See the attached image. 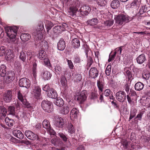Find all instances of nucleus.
<instances>
[{"label": "nucleus", "instance_id": "nucleus-63", "mask_svg": "<svg viewBox=\"0 0 150 150\" xmlns=\"http://www.w3.org/2000/svg\"><path fill=\"white\" fill-rule=\"evenodd\" d=\"M26 54L28 56H29V59H31L33 57V54L32 52L30 51H28L26 52Z\"/></svg>", "mask_w": 150, "mask_h": 150}, {"label": "nucleus", "instance_id": "nucleus-35", "mask_svg": "<svg viewBox=\"0 0 150 150\" xmlns=\"http://www.w3.org/2000/svg\"><path fill=\"white\" fill-rule=\"evenodd\" d=\"M144 87V84L143 83L139 82L136 83L135 85L134 88L135 90L139 91L142 90Z\"/></svg>", "mask_w": 150, "mask_h": 150}, {"label": "nucleus", "instance_id": "nucleus-3", "mask_svg": "<svg viewBox=\"0 0 150 150\" xmlns=\"http://www.w3.org/2000/svg\"><path fill=\"white\" fill-rule=\"evenodd\" d=\"M4 28L7 36L13 43H16L17 40L16 38L18 31V28L16 26L10 27L6 26Z\"/></svg>", "mask_w": 150, "mask_h": 150}, {"label": "nucleus", "instance_id": "nucleus-53", "mask_svg": "<svg viewBox=\"0 0 150 150\" xmlns=\"http://www.w3.org/2000/svg\"><path fill=\"white\" fill-rule=\"evenodd\" d=\"M111 66L110 65H108L105 71V74L107 76H109L111 72Z\"/></svg>", "mask_w": 150, "mask_h": 150}, {"label": "nucleus", "instance_id": "nucleus-49", "mask_svg": "<svg viewBox=\"0 0 150 150\" xmlns=\"http://www.w3.org/2000/svg\"><path fill=\"white\" fill-rule=\"evenodd\" d=\"M47 33L46 35L47 36H48L51 37H53L55 35V34L54 33L53 30L51 29H46Z\"/></svg>", "mask_w": 150, "mask_h": 150}, {"label": "nucleus", "instance_id": "nucleus-19", "mask_svg": "<svg viewBox=\"0 0 150 150\" xmlns=\"http://www.w3.org/2000/svg\"><path fill=\"white\" fill-rule=\"evenodd\" d=\"M14 55L13 53V51L11 50H8L6 53L5 58L6 60L11 62L14 58Z\"/></svg>", "mask_w": 150, "mask_h": 150}, {"label": "nucleus", "instance_id": "nucleus-30", "mask_svg": "<svg viewBox=\"0 0 150 150\" xmlns=\"http://www.w3.org/2000/svg\"><path fill=\"white\" fill-rule=\"evenodd\" d=\"M110 6L112 8L116 9L120 6V2L118 0H113L111 2Z\"/></svg>", "mask_w": 150, "mask_h": 150}, {"label": "nucleus", "instance_id": "nucleus-55", "mask_svg": "<svg viewBox=\"0 0 150 150\" xmlns=\"http://www.w3.org/2000/svg\"><path fill=\"white\" fill-rule=\"evenodd\" d=\"M146 9L144 6H142L139 9V13L140 15L143 14L144 13L146 12Z\"/></svg>", "mask_w": 150, "mask_h": 150}, {"label": "nucleus", "instance_id": "nucleus-9", "mask_svg": "<svg viewBox=\"0 0 150 150\" xmlns=\"http://www.w3.org/2000/svg\"><path fill=\"white\" fill-rule=\"evenodd\" d=\"M25 134L29 139L30 140H39L38 135L31 131L27 130L25 131Z\"/></svg>", "mask_w": 150, "mask_h": 150}, {"label": "nucleus", "instance_id": "nucleus-34", "mask_svg": "<svg viewBox=\"0 0 150 150\" xmlns=\"http://www.w3.org/2000/svg\"><path fill=\"white\" fill-rule=\"evenodd\" d=\"M97 85L99 89V92H102L104 88V84L101 81L98 80L97 81Z\"/></svg>", "mask_w": 150, "mask_h": 150}, {"label": "nucleus", "instance_id": "nucleus-15", "mask_svg": "<svg viewBox=\"0 0 150 150\" xmlns=\"http://www.w3.org/2000/svg\"><path fill=\"white\" fill-rule=\"evenodd\" d=\"M12 92L11 91H8L4 94L3 99L6 103L10 102L12 99Z\"/></svg>", "mask_w": 150, "mask_h": 150}, {"label": "nucleus", "instance_id": "nucleus-51", "mask_svg": "<svg viewBox=\"0 0 150 150\" xmlns=\"http://www.w3.org/2000/svg\"><path fill=\"white\" fill-rule=\"evenodd\" d=\"M72 76L74 77V80L76 81H80L82 79L81 76L80 74H76L74 75L73 74Z\"/></svg>", "mask_w": 150, "mask_h": 150}, {"label": "nucleus", "instance_id": "nucleus-32", "mask_svg": "<svg viewBox=\"0 0 150 150\" xmlns=\"http://www.w3.org/2000/svg\"><path fill=\"white\" fill-rule=\"evenodd\" d=\"M7 113V110L3 106L0 107V117L3 118L5 117Z\"/></svg>", "mask_w": 150, "mask_h": 150}, {"label": "nucleus", "instance_id": "nucleus-10", "mask_svg": "<svg viewBox=\"0 0 150 150\" xmlns=\"http://www.w3.org/2000/svg\"><path fill=\"white\" fill-rule=\"evenodd\" d=\"M14 76V74L13 71H8L5 76L6 77L4 79V82L6 83H9L13 79Z\"/></svg>", "mask_w": 150, "mask_h": 150}, {"label": "nucleus", "instance_id": "nucleus-7", "mask_svg": "<svg viewBox=\"0 0 150 150\" xmlns=\"http://www.w3.org/2000/svg\"><path fill=\"white\" fill-rule=\"evenodd\" d=\"M17 97L18 99L22 102L25 107L27 108H30L31 107L30 104L27 101L25 98V95H22L20 91H19L18 92Z\"/></svg>", "mask_w": 150, "mask_h": 150}, {"label": "nucleus", "instance_id": "nucleus-12", "mask_svg": "<svg viewBox=\"0 0 150 150\" xmlns=\"http://www.w3.org/2000/svg\"><path fill=\"white\" fill-rule=\"evenodd\" d=\"M64 124V120L61 117H58L56 118L54 122V125L55 127H62Z\"/></svg>", "mask_w": 150, "mask_h": 150}, {"label": "nucleus", "instance_id": "nucleus-6", "mask_svg": "<svg viewBox=\"0 0 150 150\" xmlns=\"http://www.w3.org/2000/svg\"><path fill=\"white\" fill-rule=\"evenodd\" d=\"M43 127L46 129L47 132L51 135H54L56 134L55 131L51 127L50 123L47 120H44L42 123Z\"/></svg>", "mask_w": 150, "mask_h": 150}, {"label": "nucleus", "instance_id": "nucleus-50", "mask_svg": "<svg viewBox=\"0 0 150 150\" xmlns=\"http://www.w3.org/2000/svg\"><path fill=\"white\" fill-rule=\"evenodd\" d=\"M98 4L100 7H103L105 4L106 1L105 0H96Z\"/></svg>", "mask_w": 150, "mask_h": 150}, {"label": "nucleus", "instance_id": "nucleus-13", "mask_svg": "<svg viewBox=\"0 0 150 150\" xmlns=\"http://www.w3.org/2000/svg\"><path fill=\"white\" fill-rule=\"evenodd\" d=\"M41 89L39 86H36L34 88L32 93L34 97L37 99H40L41 96Z\"/></svg>", "mask_w": 150, "mask_h": 150}, {"label": "nucleus", "instance_id": "nucleus-20", "mask_svg": "<svg viewBox=\"0 0 150 150\" xmlns=\"http://www.w3.org/2000/svg\"><path fill=\"white\" fill-rule=\"evenodd\" d=\"M65 30V28L63 26L61 25L56 26L53 28V31L55 34H57Z\"/></svg>", "mask_w": 150, "mask_h": 150}, {"label": "nucleus", "instance_id": "nucleus-2", "mask_svg": "<svg viewBox=\"0 0 150 150\" xmlns=\"http://www.w3.org/2000/svg\"><path fill=\"white\" fill-rule=\"evenodd\" d=\"M44 29L43 23L40 22L37 29L33 32V35L34 36L35 39L37 42V43L39 44L40 48L43 50H47L48 48V42L45 40H42L44 38L42 31Z\"/></svg>", "mask_w": 150, "mask_h": 150}, {"label": "nucleus", "instance_id": "nucleus-16", "mask_svg": "<svg viewBox=\"0 0 150 150\" xmlns=\"http://www.w3.org/2000/svg\"><path fill=\"white\" fill-rule=\"evenodd\" d=\"M98 74V72L97 69L95 67L91 68L89 73V75L91 78H96Z\"/></svg>", "mask_w": 150, "mask_h": 150}, {"label": "nucleus", "instance_id": "nucleus-45", "mask_svg": "<svg viewBox=\"0 0 150 150\" xmlns=\"http://www.w3.org/2000/svg\"><path fill=\"white\" fill-rule=\"evenodd\" d=\"M121 143L124 149L128 148V142L125 139H122L121 141Z\"/></svg>", "mask_w": 150, "mask_h": 150}, {"label": "nucleus", "instance_id": "nucleus-14", "mask_svg": "<svg viewBox=\"0 0 150 150\" xmlns=\"http://www.w3.org/2000/svg\"><path fill=\"white\" fill-rule=\"evenodd\" d=\"M86 91H82L76 97V99L79 102L81 103L84 101L86 99Z\"/></svg>", "mask_w": 150, "mask_h": 150}, {"label": "nucleus", "instance_id": "nucleus-11", "mask_svg": "<svg viewBox=\"0 0 150 150\" xmlns=\"http://www.w3.org/2000/svg\"><path fill=\"white\" fill-rule=\"evenodd\" d=\"M116 99L119 101H123L126 99V94L123 91H120L116 94Z\"/></svg>", "mask_w": 150, "mask_h": 150}, {"label": "nucleus", "instance_id": "nucleus-21", "mask_svg": "<svg viewBox=\"0 0 150 150\" xmlns=\"http://www.w3.org/2000/svg\"><path fill=\"white\" fill-rule=\"evenodd\" d=\"M65 47V42L63 39H61L57 43V48L60 51L63 50Z\"/></svg>", "mask_w": 150, "mask_h": 150}, {"label": "nucleus", "instance_id": "nucleus-1", "mask_svg": "<svg viewBox=\"0 0 150 150\" xmlns=\"http://www.w3.org/2000/svg\"><path fill=\"white\" fill-rule=\"evenodd\" d=\"M90 7L87 5H81L78 0L74 1L73 4L70 6L68 11V15L74 17L78 14L80 17L85 16L88 15L91 11Z\"/></svg>", "mask_w": 150, "mask_h": 150}, {"label": "nucleus", "instance_id": "nucleus-46", "mask_svg": "<svg viewBox=\"0 0 150 150\" xmlns=\"http://www.w3.org/2000/svg\"><path fill=\"white\" fill-rule=\"evenodd\" d=\"M124 73L125 75H127L128 78H131L132 76L131 73L128 68H125L124 69Z\"/></svg>", "mask_w": 150, "mask_h": 150}, {"label": "nucleus", "instance_id": "nucleus-36", "mask_svg": "<svg viewBox=\"0 0 150 150\" xmlns=\"http://www.w3.org/2000/svg\"><path fill=\"white\" fill-rule=\"evenodd\" d=\"M30 35L28 33H23L20 36V38L23 41H26L28 40L30 38Z\"/></svg>", "mask_w": 150, "mask_h": 150}, {"label": "nucleus", "instance_id": "nucleus-47", "mask_svg": "<svg viewBox=\"0 0 150 150\" xmlns=\"http://www.w3.org/2000/svg\"><path fill=\"white\" fill-rule=\"evenodd\" d=\"M122 47L117 48L115 50L114 53L117 55L118 57H120L122 51Z\"/></svg>", "mask_w": 150, "mask_h": 150}, {"label": "nucleus", "instance_id": "nucleus-24", "mask_svg": "<svg viewBox=\"0 0 150 150\" xmlns=\"http://www.w3.org/2000/svg\"><path fill=\"white\" fill-rule=\"evenodd\" d=\"M6 67L4 64H1L0 66V76L2 77L6 76L7 73L6 72Z\"/></svg>", "mask_w": 150, "mask_h": 150}, {"label": "nucleus", "instance_id": "nucleus-5", "mask_svg": "<svg viewBox=\"0 0 150 150\" xmlns=\"http://www.w3.org/2000/svg\"><path fill=\"white\" fill-rule=\"evenodd\" d=\"M41 106L42 108L47 112H51L53 110L52 103L47 100H43L42 102Z\"/></svg>", "mask_w": 150, "mask_h": 150}, {"label": "nucleus", "instance_id": "nucleus-18", "mask_svg": "<svg viewBox=\"0 0 150 150\" xmlns=\"http://www.w3.org/2000/svg\"><path fill=\"white\" fill-rule=\"evenodd\" d=\"M69 106L66 105L59 108V112L62 115H67L69 113Z\"/></svg>", "mask_w": 150, "mask_h": 150}, {"label": "nucleus", "instance_id": "nucleus-29", "mask_svg": "<svg viewBox=\"0 0 150 150\" xmlns=\"http://www.w3.org/2000/svg\"><path fill=\"white\" fill-rule=\"evenodd\" d=\"M72 45L74 48H78L80 46L79 39L78 38L73 39L72 41Z\"/></svg>", "mask_w": 150, "mask_h": 150}, {"label": "nucleus", "instance_id": "nucleus-31", "mask_svg": "<svg viewBox=\"0 0 150 150\" xmlns=\"http://www.w3.org/2000/svg\"><path fill=\"white\" fill-rule=\"evenodd\" d=\"M54 103L55 105L59 107L62 106L64 104L63 99L60 98H57L55 100Z\"/></svg>", "mask_w": 150, "mask_h": 150}, {"label": "nucleus", "instance_id": "nucleus-43", "mask_svg": "<svg viewBox=\"0 0 150 150\" xmlns=\"http://www.w3.org/2000/svg\"><path fill=\"white\" fill-rule=\"evenodd\" d=\"M19 58L22 61H25L26 59V55L23 50L20 52Z\"/></svg>", "mask_w": 150, "mask_h": 150}, {"label": "nucleus", "instance_id": "nucleus-58", "mask_svg": "<svg viewBox=\"0 0 150 150\" xmlns=\"http://www.w3.org/2000/svg\"><path fill=\"white\" fill-rule=\"evenodd\" d=\"M150 76V74L149 72L144 74L142 75L143 78L146 80L148 79Z\"/></svg>", "mask_w": 150, "mask_h": 150}, {"label": "nucleus", "instance_id": "nucleus-48", "mask_svg": "<svg viewBox=\"0 0 150 150\" xmlns=\"http://www.w3.org/2000/svg\"><path fill=\"white\" fill-rule=\"evenodd\" d=\"M68 132L71 134H73L74 132V129L73 125L71 123L69 124L68 126Z\"/></svg>", "mask_w": 150, "mask_h": 150}, {"label": "nucleus", "instance_id": "nucleus-33", "mask_svg": "<svg viewBox=\"0 0 150 150\" xmlns=\"http://www.w3.org/2000/svg\"><path fill=\"white\" fill-rule=\"evenodd\" d=\"M8 112L9 114L12 115L14 117H17L18 116L16 115L15 108L13 106H10L8 108Z\"/></svg>", "mask_w": 150, "mask_h": 150}, {"label": "nucleus", "instance_id": "nucleus-41", "mask_svg": "<svg viewBox=\"0 0 150 150\" xmlns=\"http://www.w3.org/2000/svg\"><path fill=\"white\" fill-rule=\"evenodd\" d=\"M114 23V21L112 20L106 21L104 22V25L107 28L112 26Z\"/></svg>", "mask_w": 150, "mask_h": 150}, {"label": "nucleus", "instance_id": "nucleus-52", "mask_svg": "<svg viewBox=\"0 0 150 150\" xmlns=\"http://www.w3.org/2000/svg\"><path fill=\"white\" fill-rule=\"evenodd\" d=\"M51 141L52 143L55 146L58 145L59 142L58 139L56 137L55 138H52V139Z\"/></svg>", "mask_w": 150, "mask_h": 150}, {"label": "nucleus", "instance_id": "nucleus-26", "mask_svg": "<svg viewBox=\"0 0 150 150\" xmlns=\"http://www.w3.org/2000/svg\"><path fill=\"white\" fill-rule=\"evenodd\" d=\"M38 55V58L41 60H45L47 57L46 52L43 50H41L39 51Z\"/></svg>", "mask_w": 150, "mask_h": 150}, {"label": "nucleus", "instance_id": "nucleus-38", "mask_svg": "<svg viewBox=\"0 0 150 150\" xmlns=\"http://www.w3.org/2000/svg\"><path fill=\"white\" fill-rule=\"evenodd\" d=\"M37 64L35 62L33 64V67L32 68V74L35 78L37 76Z\"/></svg>", "mask_w": 150, "mask_h": 150}, {"label": "nucleus", "instance_id": "nucleus-4", "mask_svg": "<svg viewBox=\"0 0 150 150\" xmlns=\"http://www.w3.org/2000/svg\"><path fill=\"white\" fill-rule=\"evenodd\" d=\"M132 18L127 15L120 14L115 16L114 19L117 25H121L128 23L132 19Z\"/></svg>", "mask_w": 150, "mask_h": 150}, {"label": "nucleus", "instance_id": "nucleus-42", "mask_svg": "<svg viewBox=\"0 0 150 150\" xmlns=\"http://www.w3.org/2000/svg\"><path fill=\"white\" fill-rule=\"evenodd\" d=\"M60 82L62 85L66 87L67 85V81L65 77L64 76H61Z\"/></svg>", "mask_w": 150, "mask_h": 150}, {"label": "nucleus", "instance_id": "nucleus-37", "mask_svg": "<svg viewBox=\"0 0 150 150\" xmlns=\"http://www.w3.org/2000/svg\"><path fill=\"white\" fill-rule=\"evenodd\" d=\"M5 122L6 124L9 127H11L13 125L14 122L13 120L10 119L8 117H6Z\"/></svg>", "mask_w": 150, "mask_h": 150}, {"label": "nucleus", "instance_id": "nucleus-60", "mask_svg": "<svg viewBox=\"0 0 150 150\" xmlns=\"http://www.w3.org/2000/svg\"><path fill=\"white\" fill-rule=\"evenodd\" d=\"M50 89L49 84H47L42 88V89L43 91L47 92H48Z\"/></svg>", "mask_w": 150, "mask_h": 150}, {"label": "nucleus", "instance_id": "nucleus-56", "mask_svg": "<svg viewBox=\"0 0 150 150\" xmlns=\"http://www.w3.org/2000/svg\"><path fill=\"white\" fill-rule=\"evenodd\" d=\"M6 52L5 48L4 47L2 46L0 48V55L3 56L4 55Z\"/></svg>", "mask_w": 150, "mask_h": 150}, {"label": "nucleus", "instance_id": "nucleus-23", "mask_svg": "<svg viewBox=\"0 0 150 150\" xmlns=\"http://www.w3.org/2000/svg\"><path fill=\"white\" fill-rule=\"evenodd\" d=\"M42 76L44 80H48L50 79L52 74L47 71H44L42 72Z\"/></svg>", "mask_w": 150, "mask_h": 150}, {"label": "nucleus", "instance_id": "nucleus-40", "mask_svg": "<svg viewBox=\"0 0 150 150\" xmlns=\"http://www.w3.org/2000/svg\"><path fill=\"white\" fill-rule=\"evenodd\" d=\"M44 22L46 29H51L53 26V23L48 21L45 20Z\"/></svg>", "mask_w": 150, "mask_h": 150}, {"label": "nucleus", "instance_id": "nucleus-22", "mask_svg": "<svg viewBox=\"0 0 150 150\" xmlns=\"http://www.w3.org/2000/svg\"><path fill=\"white\" fill-rule=\"evenodd\" d=\"M48 96L53 99H55L57 96V94L56 91L53 89L51 88L49 90L47 93Z\"/></svg>", "mask_w": 150, "mask_h": 150}, {"label": "nucleus", "instance_id": "nucleus-57", "mask_svg": "<svg viewBox=\"0 0 150 150\" xmlns=\"http://www.w3.org/2000/svg\"><path fill=\"white\" fill-rule=\"evenodd\" d=\"M67 61L68 63V66L69 67V68L70 69H73L74 67V65L73 64V63L72 62L71 60H69V59H67Z\"/></svg>", "mask_w": 150, "mask_h": 150}, {"label": "nucleus", "instance_id": "nucleus-62", "mask_svg": "<svg viewBox=\"0 0 150 150\" xmlns=\"http://www.w3.org/2000/svg\"><path fill=\"white\" fill-rule=\"evenodd\" d=\"M143 113L142 112H140L137 116L135 119L137 118V120H141L142 115Z\"/></svg>", "mask_w": 150, "mask_h": 150}, {"label": "nucleus", "instance_id": "nucleus-28", "mask_svg": "<svg viewBox=\"0 0 150 150\" xmlns=\"http://www.w3.org/2000/svg\"><path fill=\"white\" fill-rule=\"evenodd\" d=\"M98 21L96 18H94L92 19L87 21L86 24L90 26H93L96 25L98 23Z\"/></svg>", "mask_w": 150, "mask_h": 150}, {"label": "nucleus", "instance_id": "nucleus-61", "mask_svg": "<svg viewBox=\"0 0 150 150\" xmlns=\"http://www.w3.org/2000/svg\"><path fill=\"white\" fill-rule=\"evenodd\" d=\"M74 62L76 63H79L81 61L79 58L78 56H76L74 57Z\"/></svg>", "mask_w": 150, "mask_h": 150}, {"label": "nucleus", "instance_id": "nucleus-59", "mask_svg": "<svg viewBox=\"0 0 150 150\" xmlns=\"http://www.w3.org/2000/svg\"><path fill=\"white\" fill-rule=\"evenodd\" d=\"M111 94V92L109 89L105 90L104 93V95L106 96H108Z\"/></svg>", "mask_w": 150, "mask_h": 150}, {"label": "nucleus", "instance_id": "nucleus-64", "mask_svg": "<svg viewBox=\"0 0 150 150\" xmlns=\"http://www.w3.org/2000/svg\"><path fill=\"white\" fill-rule=\"evenodd\" d=\"M20 141V142L21 144H24L26 145H28L30 144L28 140L27 139L21 140Z\"/></svg>", "mask_w": 150, "mask_h": 150}, {"label": "nucleus", "instance_id": "nucleus-44", "mask_svg": "<svg viewBox=\"0 0 150 150\" xmlns=\"http://www.w3.org/2000/svg\"><path fill=\"white\" fill-rule=\"evenodd\" d=\"M54 69L56 74H59L62 71V68L59 65H56Z\"/></svg>", "mask_w": 150, "mask_h": 150}, {"label": "nucleus", "instance_id": "nucleus-8", "mask_svg": "<svg viewBox=\"0 0 150 150\" xmlns=\"http://www.w3.org/2000/svg\"><path fill=\"white\" fill-rule=\"evenodd\" d=\"M19 85L21 87H25L28 88L30 86V81L28 79L23 78L19 80Z\"/></svg>", "mask_w": 150, "mask_h": 150}, {"label": "nucleus", "instance_id": "nucleus-27", "mask_svg": "<svg viewBox=\"0 0 150 150\" xmlns=\"http://www.w3.org/2000/svg\"><path fill=\"white\" fill-rule=\"evenodd\" d=\"M13 134L16 137L20 139H22L24 137V135L19 130H15L13 131Z\"/></svg>", "mask_w": 150, "mask_h": 150}, {"label": "nucleus", "instance_id": "nucleus-25", "mask_svg": "<svg viewBox=\"0 0 150 150\" xmlns=\"http://www.w3.org/2000/svg\"><path fill=\"white\" fill-rule=\"evenodd\" d=\"M137 63L142 64L146 60V58L144 54H142L139 56L136 59Z\"/></svg>", "mask_w": 150, "mask_h": 150}, {"label": "nucleus", "instance_id": "nucleus-54", "mask_svg": "<svg viewBox=\"0 0 150 150\" xmlns=\"http://www.w3.org/2000/svg\"><path fill=\"white\" fill-rule=\"evenodd\" d=\"M58 135L65 142L67 141V138L64 134L61 133H59Z\"/></svg>", "mask_w": 150, "mask_h": 150}, {"label": "nucleus", "instance_id": "nucleus-39", "mask_svg": "<svg viewBox=\"0 0 150 150\" xmlns=\"http://www.w3.org/2000/svg\"><path fill=\"white\" fill-rule=\"evenodd\" d=\"M137 111L134 108H132L130 112V115L129 121H130L135 116L137 113Z\"/></svg>", "mask_w": 150, "mask_h": 150}, {"label": "nucleus", "instance_id": "nucleus-17", "mask_svg": "<svg viewBox=\"0 0 150 150\" xmlns=\"http://www.w3.org/2000/svg\"><path fill=\"white\" fill-rule=\"evenodd\" d=\"M79 111L75 108H73L70 112V117L72 120L76 119L78 115Z\"/></svg>", "mask_w": 150, "mask_h": 150}]
</instances>
